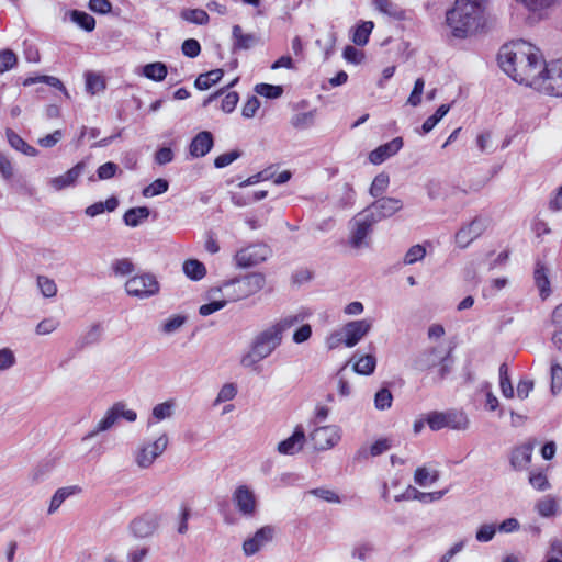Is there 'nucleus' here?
<instances>
[{"label":"nucleus","instance_id":"nucleus-23","mask_svg":"<svg viewBox=\"0 0 562 562\" xmlns=\"http://www.w3.org/2000/svg\"><path fill=\"white\" fill-rule=\"evenodd\" d=\"M535 445L536 440H529L520 446L513 448L509 463L514 470L520 471L531 462Z\"/></svg>","mask_w":562,"mask_h":562},{"label":"nucleus","instance_id":"nucleus-25","mask_svg":"<svg viewBox=\"0 0 562 562\" xmlns=\"http://www.w3.org/2000/svg\"><path fill=\"white\" fill-rule=\"evenodd\" d=\"M533 279H535V283L539 290V295H540L541 300L544 301L551 294V284H550V279H549V269L541 260L536 261L535 270H533Z\"/></svg>","mask_w":562,"mask_h":562},{"label":"nucleus","instance_id":"nucleus-50","mask_svg":"<svg viewBox=\"0 0 562 562\" xmlns=\"http://www.w3.org/2000/svg\"><path fill=\"white\" fill-rule=\"evenodd\" d=\"M244 155L243 150L236 148L227 153L221 154L214 158L213 165L216 169H223Z\"/></svg>","mask_w":562,"mask_h":562},{"label":"nucleus","instance_id":"nucleus-9","mask_svg":"<svg viewBox=\"0 0 562 562\" xmlns=\"http://www.w3.org/2000/svg\"><path fill=\"white\" fill-rule=\"evenodd\" d=\"M404 204L402 200L383 195L375 198V200L363 210L369 214L368 216L370 220L379 223L382 220L392 217L394 214L400 212Z\"/></svg>","mask_w":562,"mask_h":562},{"label":"nucleus","instance_id":"nucleus-51","mask_svg":"<svg viewBox=\"0 0 562 562\" xmlns=\"http://www.w3.org/2000/svg\"><path fill=\"white\" fill-rule=\"evenodd\" d=\"M180 16L182 20L194 24H205L209 21V14L202 9H184Z\"/></svg>","mask_w":562,"mask_h":562},{"label":"nucleus","instance_id":"nucleus-21","mask_svg":"<svg viewBox=\"0 0 562 562\" xmlns=\"http://www.w3.org/2000/svg\"><path fill=\"white\" fill-rule=\"evenodd\" d=\"M305 441V430L302 425H297L291 436L278 443L277 451L280 454L294 456L303 449Z\"/></svg>","mask_w":562,"mask_h":562},{"label":"nucleus","instance_id":"nucleus-54","mask_svg":"<svg viewBox=\"0 0 562 562\" xmlns=\"http://www.w3.org/2000/svg\"><path fill=\"white\" fill-rule=\"evenodd\" d=\"M550 391L553 395H557L562 390V366L555 361H552L550 368Z\"/></svg>","mask_w":562,"mask_h":562},{"label":"nucleus","instance_id":"nucleus-12","mask_svg":"<svg viewBox=\"0 0 562 562\" xmlns=\"http://www.w3.org/2000/svg\"><path fill=\"white\" fill-rule=\"evenodd\" d=\"M369 349L370 352L367 355H359V351H356L351 358L337 371L336 375H340L349 363L352 364L351 369L356 374L363 376L372 375L376 369V357L373 352L375 347L372 342L369 344Z\"/></svg>","mask_w":562,"mask_h":562},{"label":"nucleus","instance_id":"nucleus-32","mask_svg":"<svg viewBox=\"0 0 562 562\" xmlns=\"http://www.w3.org/2000/svg\"><path fill=\"white\" fill-rule=\"evenodd\" d=\"M56 467V458L43 459L31 473V482L40 484L44 482Z\"/></svg>","mask_w":562,"mask_h":562},{"label":"nucleus","instance_id":"nucleus-36","mask_svg":"<svg viewBox=\"0 0 562 562\" xmlns=\"http://www.w3.org/2000/svg\"><path fill=\"white\" fill-rule=\"evenodd\" d=\"M451 104H440L437 110L423 123L418 132L423 135L430 133L435 126L448 114Z\"/></svg>","mask_w":562,"mask_h":562},{"label":"nucleus","instance_id":"nucleus-46","mask_svg":"<svg viewBox=\"0 0 562 562\" xmlns=\"http://www.w3.org/2000/svg\"><path fill=\"white\" fill-rule=\"evenodd\" d=\"M440 479V472L438 470H434L429 472L426 467H418L414 471V482L425 487L428 483H435Z\"/></svg>","mask_w":562,"mask_h":562},{"label":"nucleus","instance_id":"nucleus-55","mask_svg":"<svg viewBox=\"0 0 562 562\" xmlns=\"http://www.w3.org/2000/svg\"><path fill=\"white\" fill-rule=\"evenodd\" d=\"M425 420L432 431H438L447 426L446 412L432 411L426 415Z\"/></svg>","mask_w":562,"mask_h":562},{"label":"nucleus","instance_id":"nucleus-56","mask_svg":"<svg viewBox=\"0 0 562 562\" xmlns=\"http://www.w3.org/2000/svg\"><path fill=\"white\" fill-rule=\"evenodd\" d=\"M16 65L18 56L12 49L4 48L0 52V74L11 70Z\"/></svg>","mask_w":562,"mask_h":562},{"label":"nucleus","instance_id":"nucleus-41","mask_svg":"<svg viewBox=\"0 0 562 562\" xmlns=\"http://www.w3.org/2000/svg\"><path fill=\"white\" fill-rule=\"evenodd\" d=\"M498 372L502 395L506 398H513L515 396V391L509 376V368L506 362H503L499 366Z\"/></svg>","mask_w":562,"mask_h":562},{"label":"nucleus","instance_id":"nucleus-33","mask_svg":"<svg viewBox=\"0 0 562 562\" xmlns=\"http://www.w3.org/2000/svg\"><path fill=\"white\" fill-rule=\"evenodd\" d=\"M182 270L186 277L191 281H200L206 274L205 265L195 258L184 260Z\"/></svg>","mask_w":562,"mask_h":562},{"label":"nucleus","instance_id":"nucleus-35","mask_svg":"<svg viewBox=\"0 0 562 562\" xmlns=\"http://www.w3.org/2000/svg\"><path fill=\"white\" fill-rule=\"evenodd\" d=\"M516 2L541 19L547 10L554 7L559 0H516Z\"/></svg>","mask_w":562,"mask_h":562},{"label":"nucleus","instance_id":"nucleus-3","mask_svg":"<svg viewBox=\"0 0 562 562\" xmlns=\"http://www.w3.org/2000/svg\"><path fill=\"white\" fill-rule=\"evenodd\" d=\"M482 5L476 0H456L447 12V23L454 32L468 33L479 25Z\"/></svg>","mask_w":562,"mask_h":562},{"label":"nucleus","instance_id":"nucleus-61","mask_svg":"<svg viewBox=\"0 0 562 562\" xmlns=\"http://www.w3.org/2000/svg\"><path fill=\"white\" fill-rule=\"evenodd\" d=\"M112 270L116 276H127L134 272L135 265L128 258L116 259L112 263Z\"/></svg>","mask_w":562,"mask_h":562},{"label":"nucleus","instance_id":"nucleus-6","mask_svg":"<svg viewBox=\"0 0 562 562\" xmlns=\"http://www.w3.org/2000/svg\"><path fill=\"white\" fill-rule=\"evenodd\" d=\"M119 418L133 423L136 420L137 414L133 409H127L123 402H116L105 412L94 429L91 430L85 439L93 438L98 434L111 429Z\"/></svg>","mask_w":562,"mask_h":562},{"label":"nucleus","instance_id":"nucleus-62","mask_svg":"<svg viewBox=\"0 0 562 562\" xmlns=\"http://www.w3.org/2000/svg\"><path fill=\"white\" fill-rule=\"evenodd\" d=\"M496 531L497 527L495 524H483L476 529L475 539L479 542H488L494 538Z\"/></svg>","mask_w":562,"mask_h":562},{"label":"nucleus","instance_id":"nucleus-28","mask_svg":"<svg viewBox=\"0 0 562 562\" xmlns=\"http://www.w3.org/2000/svg\"><path fill=\"white\" fill-rule=\"evenodd\" d=\"M224 76L222 68L212 69L210 71L200 74L194 80V88L200 91L209 90L212 86L218 83Z\"/></svg>","mask_w":562,"mask_h":562},{"label":"nucleus","instance_id":"nucleus-40","mask_svg":"<svg viewBox=\"0 0 562 562\" xmlns=\"http://www.w3.org/2000/svg\"><path fill=\"white\" fill-rule=\"evenodd\" d=\"M393 394L389 383H383L374 394V407L379 411H385L392 406Z\"/></svg>","mask_w":562,"mask_h":562},{"label":"nucleus","instance_id":"nucleus-14","mask_svg":"<svg viewBox=\"0 0 562 562\" xmlns=\"http://www.w3.org/2000/svg\"><path fill=\"white\" fill-rule=\"evenodd\" d=\"M373 326V319L363 318L350 321L342 327L344 345L347 348L357 346L364 338Z\"/></svg>","mask_w":562,"mask_h":562},{"label":"nucleus","instance_id":"nucleus-15","mask_svg":"<svg viewBox=\"0 0 562 562\" xmlns=\"http://www.w3.org/2000/svg\"><path fill=\"white\" fill-rule=\"evenodd\" d=\"M161 516L156 512H145L130 524V531L135 538L150 537L159 527Z\"/></svg>","mask_w":562,"mask_h":562},{"label":"nucleus","instance_id":"nucleus-11","mask_svg":"<svg viewBox=\"0 0 562 562\" xmlns=\"http://www.w3.org/2000/svg\"><path fill=\"white\" fill-rule=\"evenodd\" d=\"M490 224L488 217L476 215L470 223L462 225L454 235L459 248H467L474 239L479 238Z\"/></svg>","mask_w":562,"mask_h":562},{"label":"nucleus","instance_id":"nucleus-38","mask_svg":"<svg viewBox=\"0 0 562 562\" xmlns=\"http://www.w3.org/2000/svg\"><path fill=\"white\" fill-rule=\"evenodd\" d=\"M101 333H102L101 324L94 323L85 335H82L80 338L77 339V341L75 344L76 349L80 351V350L85 349L87 346L99 342L100 338H101Z\"/></svg>","mask_w":562,"mask_h":562},{"label":"nucleus","instance_id":"nucleus-2","mask_svg":"<svg viewBox=\"0 0 562 562\" xmlns=\"http://www.w3.org/2000/svg\"><path fill=\"white\" fill-rule=\"evenodd\" d=\"M300 321L299 315L288 316L256 335L250 346L258 359L269 357L282 344L283 333Z\"/></svg>","mask_w":562,"mask_h":562},{"label":"nucleus","instance_id":"nucleus-27","mask_svg":"<svg viewBox=\"0 0 562 562\" xmlns=\"http://www.w3.org/2000/svg\"><path fill=\"white\" fill-rule=\"evenodd\" d=\"M150 215V209L146 205L127 209L123 214V223L128 227H137Z\"/></svg>","mask_w":562,"mask_h":562},{"label":"nucleus","instance_id":"nucleus-64","mask_svg":"<svg viewBox=\"0 0 562 562\" xmlns=\"http://www.w3.org/2000/svg\"><path fill=\"white\" fill-rule=\"evenodd\" d=\"M173 158L175 153L170 146L158 147L154 155V161L159 166H164L171 162Z\"/></svg>","mask_w":562,"mask_h":562},{"label":"nucleus","instance_id":"nucleus-26","mask_svg":"<svg viewBox=\"0 0 562 562\" xmlns=\"http://www.w3.org/2000/svg\"><path fill=\"white\" fill-rule=\"evenodd\" d=\"M139 74L151 81L161 82L168 75V66L162 61L148 63L140 67Z\"/></svg>","mask_w":562,"mask_h":562},{"label":"nucleus","instance_id":"nucleus-1","mask_svg":"<svg viewBox=\"0 0 562 562\" xmlns=\"http://www.w3.org/2000/svg\"><path fill=\"white\" fill-rule=\"evenodd\" d=\"M536 46L524 37H516L503 44L497 54L501 69L517 83H525L526 78L519 72L520 67Z\"/></svg>","mask_w":562,"mask_h":562},{"label":"nucleus","instance_id":"nucleus-58","mask_svg":"<svg viewBox=\"0 0 562 562\" xmlns=\"http://www.w3.org/2000/svg\"><path fill=\"white\" fill-rule=\"evenodd\" d=\"M342 57L352 65H360L364 59V53L353 45H346L342 49Z\"/></svg>","mask_w":562,"mask_h":562},{"label":"nucleus","instance_id":"nucleus-53","mask_svg":"<svg viewBox=\"0 0 562 562\" xmlns=\"http://www.w3.org/2000/svg\"><path fill=\"white\" fill-rule=\"evenodd\" d=\"M188 321V317L182 314H175L167 318L161 325V331L165 334H172L181 328Z\"/></svg>","mask_w":562,"mask_h":562},{"label":"nucleus","instance_id":"nucleus-49","mask_svg":"<svg viewBox=\"0 0 562 562\" xmlns=\"http://www.w3.org/2000/svg\"><path fill=\"white\" fill-rule=\"evenodd\" d=\"M168 189L169 181L165 178H157L143 189L142 194L146 198L156 196L167 192Z\"/></svg>","mask_w":562,"mask_h":562},{"label":"nucleus","instance_id":"nucleus-8","mask_svg":"<svg viewBox=\"0 0 562 562\" xmlns=\"http://www.w3.org/2000/svg\"><path fill=\"white\" fill-rule=\"evenodd\" d=\"M544 65H549V63L544 60L540 48L536 47L532 53H529L528 58L520 66L521 70L519 72L526 78L524 85L531 88H540L544 85L540 74Z\"/></svg>","mask_w":562,"mask_h":562},{"label":"nucleus","instance_id":"nucleus-30","mask_svg":"<svg viewBox=\"0 0 562 562\" xmlns=\"http://www.w3.org/2000/svg\"><path fill=\"white\" fill-rule=\"evenodd\" d=\"M8 143L12 148H14L18 151H21L22 154L35 157L40 154L38 149L35 147L29 145L18 133H15L11 128H7L5 131Z\"/></svg>","mask_w":562,"mask_h":562},{"label":"nucleus","instance_id":"nucleus-29","mask_svg":"<svg viewBox=\"0 0 562 562\" xmlns=\"http://www.w3.org/2000/svg\"><path fill=\"white\" fill-rule=\"evenodd\" d=\"M120 201L116 195L109 196L105 201L94 202L85 210V214L89 217H95L104 212H114L119 207Z\"/></svg>","mask_w":562,"mask_h":562},{"label":"nucleus","instance_id":"nucleus-59","mask_svg":"<svg viewBox=\"0 0 562 562\" xmlns=\"http://www.w3.org/2000/svg\"><path fill=\"white\" fill-rule=\"evenodd\" d=\"M37 286L40 288L41 293L45 297H53L57 293V286L54 280L45 276L37 277Z\"/></svg>","mask_w":562,"mask_h":562},{"label":"nucleus","instance_id":"nucleus-47","mask_svg":"<svg viewBox=\"0 0 562 562\" xmlns=\"http://www.w3.org/2000/svg\"><path fill=\"white\" fill-rule=\"evenodd\" d=\"M85 81L86 90L91 95H94L106 88L105 80L100 75L93 71H87L85 74Z\"/></svg>","mask_w":562,"mask_h":562},{"label":"nucleus","instance_id":"nucleus-60","mask_svg":"<svg viewBox=\"0 0 562 562\" xmlns=\"http://www.w3.org/2000/svg\"><path fill=\"white\" fill-rule=\"evenodd\" d=\"M425 80L424 78H417L414 82V87L407 99V104L412 106H418L422 103V95L424 93Z\"/></svg>","mask_w":562,"mask_h":562},{"label":"nucleus","instance_id":"nucleus-17","mask_svg":"<svg viewBox=\"0 0 562 562\" xmlns=\"http://www.w3.org/2000/svg\"><path fill=\"white\" fill-rule=\"evenodd\" d=\"M274 527L267 525L256 530L252 537L246 539L243 543V551L246 557H251L259 552L261 548L272 541L274 536Z\"/></svg>","mask_w":562,"mask_h":562},{"label":"nucleus","instance_id":"nucleus-57","mask_svg":"<svg viewBox=\"0 0 562 562\" xmlns=\"http://www.w3.org/2000/svg\"><path fill=\"white\" fill-rule=\"evenodd\" d=\"M173 401H166L154 406L151 416L157 420H164L172 415Z\"/></svg>","mask_w":562,"mask_h":562},{"label":"nucleus","instance_id":"nucleus-52","mask_svg":"<svg viewBox=\"0 0 562 562\" xmlns=\"http://www.w3.org/2000/svg\"><path fill=\"white\" fill-rule=\"evenodd\" d=\"M315 112H316V110H312V111L295 114L291 119L292 126L297 130H305V128L312 126L314 124V120H315Z\"/></svg>","mask_w":562,"mask_h":562},{"label":"nucleus","instance_id":"nucleus-45","mask_svg":"<svg viewBox=\"0 0 562 562\" xmlns=\"http://www.w3.org/2000/svg\"><path fill=\"white\" fill-rule=\"evenodd\" d=\"M446 420L448 428L454 430H465L469 426V418L463 412L448 411L446 412Z\"/></svg>","mask_w":562,"mask_h":562},{"label":"nucleus","instance_id":"nucleus-20","mask_svg":"<svg viewBox=\"0 0 562 562\" xmlns=\"http://www.w3.org/2000/svg\"><path fill=\"white\" fill-rule=\"evenodd\" d=\"M215 138L212 132L201 131L195 134L188 147L189 155L192 158L205 157L214 147Z\"/></svg>","mask_w":562,"mask_h":562},{"label":"nucleus","instance_id":"nucleus-34","mask_svg":"<svg viewBox=\"0 0 562 562\" xmlns=\"http://www.w3.org/2000/svg\"><path fill=\"white\" fill-rule=\"evenodd\" d=\"M80 492L81 487H79L78 485L58 488L52 496L47 513L49 515L55 513L69 496L78 494Z\"/></svg>","mask_w":562,"mask_h":562},{"label":"nucleus","instance_id":"nucleus-19","mask_svg":"<svg viewBox=\"0 0 562 562\" xmlns=\"http://www.w3.org/2000/svg\"><path fill=\"white\" fill-rule=\"evenodd\" d=\"M404 146L403 137L397 136L392 140L379 145L376 148L369 153L368 159L374 165H381L390 157L396 155Z\"/></svg>","mask_w":562,"mask_h":562},{"label":"nucleus","instance_id":"nucleus-16","mask_svg":"<svg viewBox=\"0 0 562 562\" xmlns=\"http://www.w3.org/2000/svg\"><path fill=\"white\" fill-rule=\"evenodd\" d=\"M233 503L236 509L246 517H251L257 510V498L247 485H239L233 493Z\"/></svg>","mask_w":562,"mask_h":562},{"label":"nucleus","instance_id":"nucleus-63","mask_svg":"<svg viewBox=\"0 0 562 562\" xmlns=\"http://www.w3.org/2000/svg\"><path fill=\"white\" fill-rule=\"evenodd\" d=\"M181 52L188 58H195L201 53V45L195 38L188 37L181 45Z\"/></svg>","mask_w":562,"mask_h":562},{"label":"nucleus","instance_id":"nucleus-13","mask_svg":"<svg viewBox=\"0 0 562 562\" xmlns=\"http://www.w3.org/2000/svg\"><path fill=\"white\" fill-rule=\"evenodd\" d=\"M540 74L544 90L550 95L562 97V58L544 65Z\"/></svg>","mask_w":562,"mask_h":562},{"label":"nucleus","instance_id":"nucleus-31","mask_svg":"<svg viewBox=\"0 0 562 562\" xmlns=\"http://www.w3.org/2000/svg\"><path fill=\"white\" fill-rule=\"evenodd\" d=\"M373 5L379 12L393 18L394 20H405L407 12L392 0H373Z\"/></svg>","mask_w":562,"mask_h":562},{"label":"nucleus","instance_id":"nucleus-10","mask_svg":"<svg viewBox=\"0 0 562 562\" xmlns=\"http://www.w3.org/2000/svg\"><path fill=\"white\" fill-rule=\"evenodd\" d=\"M270 255L271 249L265 243L252 244L236 252V266L241 269H249L266 261Z\"/></svg>","mask_w":562,"mask_h":562},{"label":"nucleus","instance_id":"nucleus-37","mask_svg":"<svg viewBox=\"0 0 562 562\" xmlns=\"http://www.w3.org/2000/svg\"><path fill=\"white\" fill-rule=\"evenodd\" d=\"M535 509L541 517L551 518L558 514L559 505L555 497L548 495L536 503Z\"/></svg>","mask_w":562,"mask_h":562},{"label":"nucleus","instance_id":"nucleus-5","mask_svg":"<svg viewBox=\"0 0 562 562\" xmlns=\"http://www.w3.org/2000/svg\"><path fill=\"white\" fill-rule=\"evenodd\" d=\"M125 291L127 295L145 300L155 296L160 291V284L155 274L144 272L130 278L125 282Z\"/></svg>","mask_w":562,"mask_h":562},{"label":"nucleus","instance_id":"nucleus-43","mask_svg":"<svg viewBox=\"0 0 562 562\" xmlns=\"http://www.w3.org/2000/svg\"><path fill=\"white\" fill-rule=\"evenodd\" d=\"M117 173H122L119 165L113 161H106L97 168L95 175L90 176L89 181H95V177L99 180H109Z\"/></svg>","mask_w":562,"mask_h":562},{"label":"nucleus","instance_id":"nucleus-22","mask_svg":"<svg viewBox=\"0 0 562 562\" xmlns=\"http://www.w3.org/2000/svg\"><path fill=\"white\" fill-rule=\"evenodd\" d=\"M87 164L85 160L78 161L64 175L54 177L49 180V184L56 190L60 191L69 187H74L79 176L85 171Z\"/></svg>","mask_w":562,"mask_h":562},{"label":"nucleus","instance_id":"nucleus-44","mask_svg":"<svg viewBox=\"0 0 562 562\" xmlns=\"http://www.w3.org/2000/svg\"><path fill=\"white\" fill-rule=\"evenodd\" d=\"M389 184H390V176L387 172L382 171L374 177V179L369 188V194L371 196H373L374 199L379 198V196H383V194L385 193V191L389 188Z\"/></svg>","mask_w":562,"mask_h":562},{"label":"nucleus","instance_id":"nucleus-48","mask_svg":"<svg viewBox=\"0 0 562 562\" xmlns=\"http://www.w3.org/2000/svg\"><path fill=\"white\" fill-rule=\"evenodd\" d=\"M448 488H445L436 492H420L411 485L412 499L419 501L425 504L441 499L448 493Z\"/></svg>","mask_w":562,"mask_h":562},{"label":"nucleus","instance_id":"nucleus-4","mask_svg":"<svg viewBox=\"0 0 562 562\" xmlns=\"http://www.w3.org/2000/svg\"><path fill=\"white\" fill-rule=\"evenodd\" d=\"M266 284V277L261 272H250L224 281V286H232L229 301H239L259 292Z\"/></svg>","mask_w":562,"mask_h":562},{"label":"nucleus","instance_id":"nucleus-7","mask_svg":"<svg viewBox=\"0 0 562 562\" xmlns=\"http://www.w3.org/2000/svg\"><path fill=\"white\" fill-rule=\"evenodd\" d=\"M368 215L369 214L362 210L349 222L351 229L348 244L351 248L359 249L363 246H369L367 239L370 237L372 227L376 223L370 220Z\"/></svg>","mask_w":562,"mask_h":562},{"label":"nucleus","instance_id":"nucleus-42","mask_svg":"<svg viewBox=\"0 0 562 562\" xmlns=\"http://www.w3.org/2000/svg\"><path fill=\"white\" fill-rule=\"evenodd\" d=\"M254 91L266 99L276 100L282 97L284 88L281 85L260 82L255 86Z\"/></svg>","mask_w":562,"mask_h":562},{"label":"nucleus","instance_id":"nucleus-18","mask_svg":"<svg viewBox=\"0 0 562 562\" xmlns=\"http://www.w3.org/2000/svg\"><path fill=\"white\" fill-rule=\"evenodd\" d=\"M316 451H324L336 446L340 435L335 426H323L314 429L310 435Z\"/></svg>","mask_w":562,"mask_h":562},{"label":"nucleus","instance_id":"nucleus-39","mask_svg":"<svg viewBox=\"0 0 562 562\" xmlns=\"http://www.w3.org/2000/svg\"><path fill=\"white\" fill-rule=\"evenodd\" d=\"M70 21L79 25L83 31L91 32L95 26V20L92 15L83 11L71 10L67 13Z\"/></svg>","mask_w":562,"mask_h":562},{"label":"nucleus","instance_id":"nucleus-24","mask_svg":"<svg viewBox=\"0 0 562 562\" xmlns=\"http://www.w3.org/2000/svg\"><path fill=\"white\" fill-rule=\"evenodd\" d=\"M441 352L438 348L431 347L420 351L413 359L412 367L417 371H427L436 366L440 361Z\"/></svg>","mask_w":562,"mask_h":562}]
</instances>
